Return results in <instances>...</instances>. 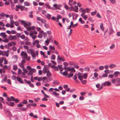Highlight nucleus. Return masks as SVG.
<instances>
[{
  "label": "nucleus",
  "mask_w": 120,
  "mask_h": 120,
  "mask_svg": "<svg viewBox=\"0 0 120 120\" xmlns=\"http://www.w3.org/2000/svg\"><path fill=\"white\" fill-rule=\"evenodd\" d=\"M21 55L22 56L24 57L25 59L26 58L27 56V54L25 52H22Z\"/></svg>",
  "instance_id": "obj_9"
},
{
  "label": "nucleus",
  "mask_w": 120,
  "mask_h": 120,
  "mask_svg": "<svg viewBox=\"0 0 120 120\" xmlns=\"http://www.w3.org/2000/svg\"><path fill=\"white\" fill-rule=\"evenodd\" d=\"M35 52L36 54H35V52H34V50L31 54L32 57L33 58H35L36 57V55L37 56L38 55V51H36Z\"/></svg>",
  "instance_id": "obj_7"
},
{
  "label": "nucleus",
  "mask_w": 120,
  "mask_h": 120,
  "mask_svg": "<svg viewBox=\"0 0 120 120\" xmlns=\"http://www.w3.org/2000/svg\"><path fill=\"white\" fill-rule=\"evenodd\" d=\"M79 22H81V24H83L85 23L84 21L82 20V19L81 18H80L79 19Z\"/></svg>",
  "instance_id": "obj_29"
},
{
  "label": "nucleus",
  "mask_w": 120,
  "mask_h": 120,
  "mask_svg": "<svg viewBox=\"0 0 120 120\" xmlns=\"http://www.w3.org/2000/svg\"><path fill=\"white\" fill-rule=\"evenodd\" d=\"M33 50H34L31 49H28L27 50V52L29 54L30 53L31 54Z\"/></svg>",
  "instance_id": "obj_25"
},
{
  "label": "nucleus",
  "mask_w": 120,
  "mask_h": 120,
  "mask_svg": "<svg viewBox=\"0 0 120 120\" xmlns=\"http://www.w3.org/2000/svg\"><path fill=\"white\" fill-rule=\"evenodd\" d=\"M17 79L19 82L21 83H23V82L22 80L19 77H17L16 78Z\"/></svg>",
  "instance_id": "obj_12"
},
{
  "label": "nucleus",
  "mask_w": 120,
  "mask_h": 120,
  "mask_svg": "<svg viewBox=\"0 0 120 120\" xmlns=\"http://www.w3.org/2000/svg\"><path fill=\"white\" fill-rule=\"evenodd\" d=\"M8 38L10 40L15 39V35L13 36L10 35L9 36Z\"/></svg>",
  "instance_id": "obj_18"
},
{
  "label": "nucleus",
  "mask_w": 120,
  "mask_h": 120,
  "mask_svg": "<svg viewBox=\"0 0 120 120\" xmlns=\"http://www.w3.org/2000/svg\"><path fill=\"white\" fill-rule=\"evenodd\" d=\"M112 82L114 84H115L116 83V79H113L111 80Z\"/></svg>",
  "instance_id": "obj_37"
},
{
  "label": "nucleus",
  "mask_w": 120,
  "mask_h": 120,
  "mask_svg": "<svg viewBox=\"0 0 120 120\" xmlns=\"http://www.w3.org/2000/svg\"><path fill=\"white\" fill-rule=\"evenodd\" d=\"M115 45L114 44H112L110 46L109 48L110 49H114L115 48Z\"/></svg>",
  "instance_id": "obj_28"
},
{
  "label": "nucleus",
  "mask_w": 120,
  "mask_h": 120,
  "mask_svg": "<svg viewBox=\"0 0 120 120\" xmlns=\"http://www.w3.org/2000/svg\"><path fill=\"white\" fill-rule=\"evenodd\" d=\"M109 35H110L112 34L113 30L112 29L109 28Z\"/></svg>",
  "instance_id": "obj_26"
},
{
  "label": "nucleus",
  "mask_w": 120,
  "mask_h": 120,
  "mask_svg": "<svg viewBox=\"0 0 120 120\" xmlns=\"http://www.w3.org/2000/svg\"><path fill=\"white\" fill-rule=\"evenodd\" d=\"M104 72L106 73L107 74L109 73H110V71L109 70H105Z\"/></svg>",
  "instance_id": "obj_60"
},
{
  "label": "nucleus",
  "mask_w": 120,
  "mask_h": 120,
  "mask_svg": "<svg viewBox=\"0 0 120 120\" xmlns=\"http://www.w3.org/2000/svg\"><path fill=\"white\" fill-rule=\"evenodd\" d=\"M22 70L20 69H18V74L20 75L21 74Z\"/></svg>",
  "instance_id": "obj_47"
},
{
  "label": "nucleus",
  "mask_w": 120,
  "mask_h": 120,
  "mask_svg": "<svg viewBox=\"0 0 120 120\" xmlns=\"http://www.w3.org/2000/svg\"><path fill=\"white\" fill-rule=\"evenodd\" d=\"M24 3V5L25 6H29L30 5L29 3L26 2H25Z\"/></svg>",
  "instance_id": "obj_39"
},
{
  "label": "nucleus",
  "mask_w": 120,
  "mask_h": 120,
  "mask_svg": "<svg viewBox=\"0 0 120 120\" xmlns=\"http://www.w3.org/2000/svg\"><path fill=\"white\" fill-rule=\"evenodd\" d=\"M7 53H8L7 52H6V51H3V53H2V55L3 56H4L6 55H6L7 54Z\"/></svg>",
  "instance_id": "obj_35"
},
{
  "label": "nucleus",
  "mask_w": 120,
  "mask_h": 120,
  "mask_svg": "<svg viewBox=\"0 0 120 120\" xmlns=\"http://www.w3.org/2000/svg\"><path fill=\"white\" fill-rule=\"evenodd\" d=\"M70 9V11L73 10V11L75 12H78V11L77 10H75V9H74V7L72 6H71V8H69Z\"/></svg>",
  "instance_id": "obj_23"
},
{
  "label": "nucleus",
  "mask_w": 120,
  "mask_h": 120,
  "mask_svg": "<svg viewBox=\"0 0 120 120\" xmlns=\"http://www.w3.org/2000/svg\"><path fill=\"white\" fill-rule=\"evenodd\" d=\"M99 68L100 70H102L104 69V67L103 66H101L99 67Z\"/></svg>",
  "instance_id": "obj_55"
},
{
  "label": "nucleus",
  "mask_w": 120,
  "mask_h": 120,
  "mask_svg": "<svg viewBox=\"0 0 120 120\" xmlns=\"http://www.w3.org/2000/svg\"><path fill=\"white\" fill-rule=\"evenodd\" d=\"M36 71V70L34 68H32V69L29 70V72L27 74L28 75H32L33 74V73H35Z\"/></svg>",
  "instance_id": "obj_5"
},
{
  "label": "nucleus",
  "mask_w": 120,
  "mask_h": 120,
  "mask_svg": "<svg viewBox=\"0 0 120 120\" xmlns=\"http://www.w3.org/2000/svg\"><path fill=\"white\" fill-rule=\"evenodd\" d=\"M53 83L54 84H59V82L57 80H55L54 81Z\"/></svg>",
  "instance_id": "obj_48"
},
{
  "label": "nucleus",
  "mask_w": 120,
  "mask_h": 120,
  "mask_svg": "<svg viewBox=\"0 0 120 120\" xmlns=\"http://www.w3.org/2000/svg\"><path fill=\"white\" fill-rule=\"evenodd\" d=\"M87 74L86 73L83 74L80 73H79L78 75L79 79L81 81L82 80L83 76L84 79H86L87 78Z\"/></svg>",
  "instance_id": "obj_2"
},
{
  "label": "nucleus",
  "mask_w": 120,
  "mask_h": 120,
  "mask_svg": "<svg viewBox=\"0 0 120 120\" xmlns=\"http://www.w3.org/2000/svg\"><path fill=\"white\" fill-rule=\"evenodd\" d=\"M40 53L41 55H43V56L44 58H47L48 57V56H45L44 53L42 51H40Z\"/></svg>",
  "instance_id": "obj_27"
},
{
  "label": "nucleus",
  "mask_w": 120,
  "mask_h": 120,
  "mask_svg": "<svg viewBox=\"0 0 120 120\" xmlns=\"http://www.w3.org/2000/svg\"><path fill=\"white\" fill-rule=\"evenodd\" d=\"M9 1H10L11 4V8L12 9H14L15 8L14 7V4L13 3L12 0H9Z\"/></svg>",
  "instance_id": "obj_19"
},
{
  "label": "nucleus",
  "mask_w": 120,
  "mask_h": 120,
  "mask_svg": "<svg viewBox=\"0 0 120 120\" xmlns=\"http://www.w3.org/2000/svg\"><path fill=\"white\" fill-rule=\"evenodd\" d=\"M81 81L82 83L83 84H85L87 82L86 81V80H84L83 81L82 80Z\"/></svg>",
  "instance_id": "obj_54"
},
{
  "label": "nucleus",
  "mask_w": 120,
  "mask_h": 120,
  "mask_svg": "<svg viewBox=\"0 0 120 120\" xmlns=\"http://www.w3.org/2000/svg\"><path fill=\"white\" fill-rule=\"evenodd\" d=\"M62 65H58V67L59 68V70L61 71H62L63 70V68L62 67Z\"/></svg>",
  "instance_id": "obj_30"
},
{
  "label": "nucleus",
  "mask_w": 120,
  "mask_h": 120,
  "mask_svg": "<svg viewBox=\"0 0 120 120\" xmlns=\"http://www.w3.org/2000/svg\"><path fill=\"white\" fill-rule=\"evenodd\" d=\"M67 69L68 71H70L69 73L68 74L67 77L68 78L72 77L73 75V72H75V70L73 67L71 68L68 67L67 68Z\"/></svg>",
  "instance_id": "obj_1"
},
{
  "label": "nucleus",
  "mask_w": 120,
  "mask_h": 120,
  "mask_svg": "<svg viewBox=\"0 0 120 120\" xmlns=\"http://www.w3.org/2000/svg\"><path fill=\"white\" fill-rule=\"evenodd\" d=\"M51 16V15L50 14H48L46 17V18L48 19H49Z\"/></svg>",
  "instance_id": "obj_51"
},
{
  "label": "nucleus",
  "mask_w": 120,
  "mask_h": 120,
  "mask_svg": "<svg viewBox=\"0 0 120 120\" xmlns=\"http://www.w3.org/2000/svg\"><path fill=\"white\" fill-rule=\"evenodd\" d=\"M58 59L59 60H61L62 61H65V60L63 57H60L59 55L58 56Z\"/></svg>",
  "instance_id": "obj_14"
},
{
  "label": "nucleus",
  "mask_w": 120,
  "mask_h": 120,
  "mask_svg": "<svg viewBox=\"0 0 120 120\" xmlns=\"http://www.w3.org/2000/svg\"><path fill=\"white\" fill-rule=\"evenodd\" d=\"M7 76L5 75L4 77V79H3L2 82H4V81H6L7 80Z\"/></svg>",
  "instance_id": "obj_46"
},
{
  "label": "nucleus",
  "mask_w": 120,
  "mask_h": 120,
  "mask_svg": "<svg viewBox=\"0 0 120 120\" xmlns=\"http://www.w3.org/2000/svg\"><path fill=\"white\" fill-rule=\"evenodd\" d=\"M97 12V11L95 10L94 11L91 12V14L93 16L94 15L96 14Z\"/></svg>",
  "instance_id": "obj_34"
},
{
  "label": "nucleus",
  "mask_w": 120,
  "mask_h": 120,
  "mask_svg": "<svg viewBox=\"0 0 120 120\" xmlns=\"http://www.w3.org/2000/svg\"><path fill=\"white\" fill-rule=\"evenodd\" d=\"M110 1L111 3L112 4H114L116 2L115 0H110Z\"/></svg>",
  "instance_id": "obj_38"
},
{
  "label": "nucleus",
  "mask_w": 120,
  "mask_h": 120,
  "mask_svg": "<svg viewBox=\"0 0 120 120\" xmlns=\"http://www.w3.org/2000/svg\"><path fill=\"white\" fill-rule=\"evenodd\" d=\"M21 23L22 24H23L24 26L27 28L28 27H29L31 24V23L30 22H27L25 21L24 20H22L20 21Z\"/></svg>",
  "instance_id": "obj_3"
},
{
  "label": "nucleus",
  "mask_w": 120,
  "mask_h": 120,
  "mask_svg": "<svg viewBox=\"0 0 120 120\" xmlns=\"http://www.w3.org/2000/svg\"><path fill=\"white\" fill-rule=\"evenodd\" d=\"M38 37L39 38H41L43 36H42V34H39L38 35Z\"/></svg>",
  "instance_id": "obj_58"
},
{
  "label": "nucleus",
  "mask_w": 120,
  "mask_h": 120,
  "mask_svg": "<svg viewBox=\"0 0 120 120\" xmlns=\"http://www.w3.org/2000/svg\"><path fill=\"white\" fill-rule=\"evenodd\" d=\"M40 100V99L39 98H35L34 99V101L35 102H37Z\"/></svg>",
  "instance_id": "obj_63"
},
{
  "label": "nucleus",
  "mask_w": 120,
  "mask_h": 120,
  "mask_svg": "<svg viewBox=\"0 0 120 120\" xmlns=\"http://www.w3.org/2000/svg\"><path fill=\"white\" fill-rule=\"evenodd\" d=\"M8 45L10 46H11L13 45H14V47L12 48V49L13 51H15V43L14 42H12L11 43H8Z\"/></svg>",
  "instance_id": "obj_10"
},
{
  "label": "nucleus",
  "mask_w": 120,
  "mask_h": 120,
  "mask_svg": "<svg viewBox=\"0 0 120 120\" xmlns=\"http://www.w3.org/2000/svg\"><path fill=\"white\" fill-rule=\"evenodd\" d=\"M31 37H32V38L34 40L37 37V36L36 35H34V36H31Z\"/></svg>",
  "instance_id": "obj_62"
},
{
  "label": "nucleus",
  "mask_w": 120,
  "mask_h": 120,
  "mask_svg": "<svg viewBox=\"0 0 120 120\" xmlns=\"http://www.w3.org/2000/svg\"><path fill=\"white\" fill-rule=\"evenodd\" d=\"M109 67L110 68H115L116 67V65L113 64H112L110 65Z\"/></svg>",
  "instance_id": "obj_24"
},
{
  "label": "nucleus",
  "mask_w": 120,
  "mask_h": 120,
  "mask_svg": "<svg viewBox=\"0 0 120 120\" xmlns=\"http://www.w3.org/2000/svg\"><path fill=\"white\" fill-rule=\"evenodd\" d=\"M0 36H3V37L4 38H5L6 37L7 35L5 34V32L1 33L0 34Z\"/></svg>",
  "instance_id": "obj_20"
},
{
  "label": "nucleus",
  "mask_w": 120,
  "mask_h": 120,
  "mask_svg": "<svg viewBox=\"0 0 120 120\" xmlns=\"http://www.w3.org/2000/svg\"><path fill=\"white\" fill-rule=\"evenodd\" d=\"M27 101L26 100H25L23 101L22 102V103L23 104H26L27 103Z\"/></svg>",
  "instance_id": "obj_49"
},
{
  "label": "nucleus",
  "mask_w": 120,
  "mask_h": 120,
  "mask_svg": "<svg viewBox=\"0 0 120 120\" xmlns=\"http://www.w3.org/2000/svg\"><path fill=\"white\" fill-rule=\"evenodd\" d=\"M47 70L45 68H44L43 70V72L45 73H47Z\"/></svg>",
  "instance_id": "obj_57"
},
{
  "label": "nucleus",
  "mask_w": 120,
  "mask_h": 120,
  "mask_svg": "<svg viewBox=\"0 0 120 120\" xmlns=\"http://www.w3.org/2000/svg\"><path fill=\"white\" fill-rule=\"evenodd\" d=\"M23 106V104L22 102L20 103L19 104L17 105V106L18 107H21Z\"/></svg>",
  "instance_id": "obj_32"
},
{
  "label": "nucleus",
  "mask_w": 120,
  "mask_h": 120,
  "mask_svg": "<svg viewBox=\"0 0 120 120\" xmlns=\"http://www.w3.org/2000/svg\"><path fill=\"white\" fill-rule=\"evenodd\" d=\"M50 40H49L48 39H47L46 41H45V42L46 43H47L46 44V45H48L49 43Z\"/></svg>",
  "instance_id": "obj_56"
},
{
  "label": "nucleus",
  "mask_w": 120,
  "mask_h": 120,
  "mask_svg": "<svg viewBox=\"0 0 120 120\" xmlns=\"http://www.w3.org/2000/svg\"><path fill=\"white\" fill-rule=\"evenodd\" d=\"M25 44L27 45H31V43L30 42H26L25 43Z\"/></svg>",
  "instance_id": "obj_52"
},
{
  "label": "nucleus",
  "mask_w": 120,
  "mask_h": 120,
  "mask_svg": "<svg viewBox=\"0 0 120 120\" xmlns=\"http://www.w3.org/2000/svg\"><path fill=\"white\" fill-rule=\"evenodd\" d=\"M41 22L43 24H45L46 23V21L44 19H42Z\"/></svg>",
  "instance_id": "obj_50"
},
{
  "label": "nucleus",
  "mask_w": 120,
  "mask_h": 120,
  "mask_svg": "<svg viewBox=\"0 0 120 120\" xmlns=\"http://www.w3.org/2000/svg\"><path fill=\"white\" fill-rule=\"evenodd\" d=\"M62 5L61 4H55L53 5V7L55 8V9L60 10V8L62 7Z\"/></svg>",
  "instance_id": "obj_4"
},
{
  "label": "nucleus",
  "mask_w": 120,
  "mask_h": 120,
  "mask_svg": "<svg viewBox=\"0 0 120 120\" xmlns=\"http://www.w3.org/2000/svg\"><path fill=\"white\" fill-rule=\"evenodd\" d=\"M52 94L55 95L56 97L58 96L59 95V94L57 93L55 91H54L52 93Z\"/></svg>",
  "instance_id": "obj_22"
},
{
  "label": "nucleus",
  "mask_w": 120,
  "mask_h": 120,
  "mask_svg": "<svg viewBox=\"0 0 120 120\" xmlns=\"http://www.w3.org/2000/svg\"><path fill=\"white\" fill-rule=\"evenodd\" d=\"M108 76V75L107 74L105 73V74H103V75L102 77H107Z\"/></svg>",
  "instance_id": "obj_61"
},
{
  "label": "nucleus",
  "mask_w": 120,
  "mask_h": 120,
  "mask_svg": "<svg viewBox=\"0 0 120 120\" xmlns=\"http://www.w3.org/2000/svg\"><path fill=\"white\" fill-rule=\"evenodd\" d=\"M49 48L50 51L51 50H54L55 49V48L54 47L52 46H49Z\"/></svg>",
  "instance_id": "obj_40"
},
{
  "label": "nucleus",
  "mask_w": 120,
  "mask_h": 120,
  "mask_svg": "<svg viewBox=\"0 0 120 120\" xmlns=\"http://www.w3.org/2000/svg\"><path fill=\"white\" fill-rule=\"evenodd\" d=\"M55 56L54 55H52L51 56V59L52 60H54L55 59Z\"/></svg>",
  "instance_id": "obj_43"
},
{
  "label": "nucleus",
  "mask_w": 120,
  "mask_h": 120,
  "mask_svg": "<svg viewBox=\"0 0 120 120\" xmlns=\"http://www.w3.org/2000/svg\"><path fill=\"white\" fill-rule=\"evenodd\" d=\"M4 111L5 113L8 116V117H10L12 116V115L11 114V112L9 109L4 110Z\"/></svg>",
  "instance_id": "obj_6"
},
{
  "label": "nucleus",
  "mask_w": 120,
  "mask_h": 120,
  "mask_svg": "<svg viewBox=\"0 0 120 120\" xmlns=\"http://www.w3.org/2000/svg\"><path fill=\"white\" fill-rule=\"evenodd\" d=\"M5 13L4 12H2V13L0 14V16L2 17H4V16Z\"/></svg>",
  "instance_id": "obj_64"
},
{
  "label": "nucleus",
  "mask_w": 120,
  "mask_h": 120,
  "mask_svg": "<svg viewBox=\"0 0 120 120\" xmlns=\"http://www.w3.org/2000/svg\"><path fill=\"white\" fill-rule=\"evenodd\" d=\"M4 64H7L8 63V61L6 60V58H4Z\"/></svg>",
  "instance_id": "obj_45"
},
{
  "label": "nucleus",
  "mask_w": 120,
  "mask_h": 120,
  "mask_svg": "<svg viewBox=\"0 0 120 120\" xmlns=\"http://www.w3.org/2000/svg\"><path fill=\"white\" fill-rule=\"evenodd\" d=\"M116 82L117 83L120 82V78H117L116 79Z\"/></svg>",
  "instance_id": "obj_36"
},
{
  "label": "nucleus",
  "mask_w": 120,
  "mask_h": 120,
  "mask_svg": "<svg viewBox=\"0 0 120 120\" xmlns=\"http://www.w3.org/2000/svg\"><path fill=\"white\" fill-rule=\"evenodd\" d=\"M37 34V32L36 31H30V36H33L34 35Z\"/></svg>",
  "instance_id": "obj_8"
},
{
  "label": "nucleus",
  "mask_w": 120,
  "mask_h": 120,
  "mask_svg": "<svg viewBox=\"0 0 120 120\" xmlns=\"http://www.w3.org/2000/svg\"><path fill=\"white\" fill-rule=\"evenodd\" d=\"M111 84V83L108 82H107L104 83L103 85L104 86H109Z\"/></svg>",
  "instance_id": "obj_15"
},
{
  "label": "nucleus",
  "mask_w": 120,
  "mask_h": 120,
  "mask_svg": "<svg viewBox=\"0 0 120 120\" xmlns=\"http://www.w3.org/2000/svg\"><path fill=\"white\" fill-rule=\"evenodd\" d=\"M34 27L33 26L32 27H29L27 28V29L28 30L30 31H30L31 30H34Z\"/></svg>",
  "instance_id": "obj_16"
},
{
  "label": "nucleus",
  "mask_w": 120,
  "mask_h": 120,
  "mask_svg": "<svg viewBox=\"0 0 120 120\" xmlns=\"http://www.w3.org/2000/svg\"><path fill=\"white\" fill-rule=\"evenodd\" d=\"M79 11L82 12H85V10L84 9H83L82 8H81L79 10Z\"/></svg>",
  "instance_id": "obj_41"
},
{
  "label": "nucleus",
  "mask_w": 120,
  "mask_h": 120,
  "mask_svg": "<svg viewBox=\"0 0 120 120\" xmlns=\"http://www.w3.org/2000/svg\"><path fill=\"white\" fill-rule=\"evenodd\" d=\"M88 18V16L87 15H84L82 18L84 19L85 20H86V19Z\"/></svg>",
  "instance_id": "obj_53"
},
{
  "label": "nucleus",
  "mask_w": 120,
  "mask_h": 120,
  "mask_svg": "<svg viewBox=\"0 0 120 120\" xmlns=\"http://www.w3.org/2000/svg\"><path fill=\"white\" fill-rule=\"evenodd\" d=\"M100 27L101 30L102 31H104V28L103 27V23H101L100 25Z\"/></svg>",
  "instance_id": "obj_17"
},
{
  "label": "nucleus",
  "mask_w": 120,
  "mask_h": 120,
  "mask_svg": "<svg viewBox=\"0 0 120 120\" xmlns=\"http://www.w3.org/2000/svg\"><path fill=\"white\" fill-rule=\"evenodd\" d=\"M45 6H46V7L48 8L49 9H53V8L51 7L48 4H46L45 5Z\"/></svg>",
  "instance_id": "obj_33"
},
{
  "label": "nucleus",
  "mask_w": 120,
  "mask_h": 120,
  "mask_svg": "<svg viewBox=\"0 0 120 120\" xmlns=\"http://www.w3.org/2000/svg\"><path fill=\"white\" fill-rule=\"evenodd\" d=\"M68 74V71H65L63 72V75L64 76H66Z\"/></svg>",
  "instance_id": "obj_31"
},
{
  "label": "nucleus",
  "mask_w": 120,
  "mask_h": 120,
  "mask_svg": "<svg viewBox=\"0 0 120 120\" xmlns=\"http://www.w3.org/2000/svg\"><path fill=\"white\" fill-rule=\"evenodd\" d=\"M2 41L4 42L7 43L9 42V40L8 39H6L4 40H2Z\"/></svg>",
  "instance_id": "obj_42"
},
{
  "label": "nucleus",
  "mask_w": 120,
  "mask_h": 120,
  "mask_svg": "<svg viewBox=\"0 0 120 120\" xmlns=\"http://www.w3.org/2000/svg\"><path fill=\"white\" fill-rule=\"evenodd\" d=\"M6 103L9 106H13L14 105V103L13 102H6Z\"/></svg>",
  "instance_id": "obj_11"
},
{
  "label": "nucleus",
  "mask_w": 120,
  "mask_h": 120,
  "mask_svg": "<svg viewBox=\"0 0 120 120\" xmlns=\"http://www.w3.org/2000/svg\"><path fill=\"white\" fill-rule=\"evenodd\" d=\"M120 74V72L118 71H115L114 72L113 75H114V77L116 78L118 76V75Z\"/></svg>",
  "instance_id": "obj_13"
},
{
  "label": "nucleus",
  "mask_w": 120,
  "mask_h": 120,
  "mask_svg": "<svg viewBox=\"0 0 120 120\" xmlns=\"http://www.w3.org/2000/svg\"><path fill=\"white\" fill-rule=\"evenodd\" d=\"M51 75V74L50 72V71L49 70H48L47 71V73L46 76L48 77L50 76Z\"/></svg>",
  "instance_id": "obj_21"
},
{
  "label": "nucleus",
  "mask_w": 120,
  "mask_h": 120,
  "mask_svg": "<svg viewBox=\"0 0 120 120\" xmlns=\"http://www.w3.org/2000/svg\"><path fill=\"white\" fill-rule=\"evenodd\" d=\"M77 75L76 74H75V75L73 77V79L74 80H76L77 79Z\"/></svg>",
  "instance_id": "obj_44"
},
{
  "label": "nucleus",
  "mask_w": 120,
  "mask_h": 120,
  "mask_svg": "<svg viewBox=\"0 0 120 120\" xmlns=\"http://www.w3.org/2000/svg\"><path fill=\"white\" fill-rule=\"evenodd\" d=\"M26 68L29 71L32 69V68H31V67L30 66H27L26 67Z\"/></svg>",
  "instance_id": "obj_59"
}]
</instances>
